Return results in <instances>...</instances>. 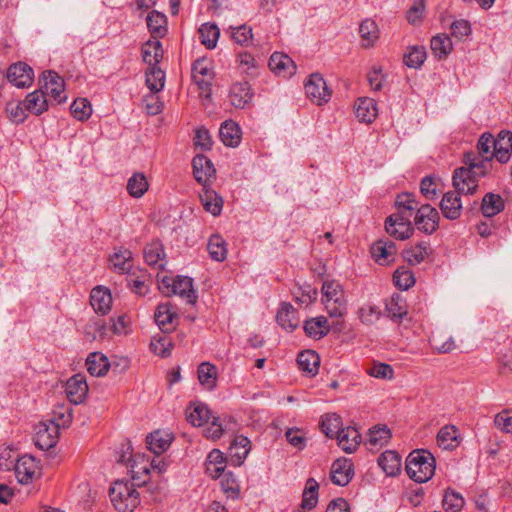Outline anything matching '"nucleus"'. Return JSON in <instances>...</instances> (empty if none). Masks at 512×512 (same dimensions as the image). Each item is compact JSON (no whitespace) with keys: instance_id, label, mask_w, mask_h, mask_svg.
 Masks as SVG:
<instances>
[{"instance_id":"1","label":"nucleus","mask_w":512,"mask_h":512,"mask_svg":"<svg viewBox=\"0 0 512 512\" xmlns=\"http://www.w3.org/2000/svg\"><path fill=\"white\" fill-rule=\"evenodd\" d=\"M436 468L434 456L427 450H414L406 459V472L417 483H425L432 478Z\"/></svg>"},{"instance_id":"2","label":"nucleus","mask_w":512,"mask_h":512,"mask_svg":"<svg viewBox=\"0 0 512 512\" xmlns=\"http://www.w3.org/2000/svg\"><path fill=\"white\" fill-rule=\"evenodd\" d=\"M109 496L118 512H133L140 503L139 493L134 484L124 480L113 482Z\"/></svg>"},{"instance_id":"3","label":"nucleus","mask_w":512,"mask_h":512,"mask_svg":"<svg viewBox=\"0 0 512 512\" xmlns=\"http://www.w3.org/2000/svg\"><path fill=\"white\" fill-rule=\"evenodd\" d=\"M322 301L327 313L332 318H341L346 313V297L344 290L337 281H324L322 285Z\"/></svg>"},{"instance_id":"4","label":"nucleus","mask_w":512,"mask_h":512,"mask_svg":"<svg viewBox=\"0 0 512 512\" xmlns=\"http://www.w3.org/2000/svg\"><path fill=\"white\" fill-rule=\"evenodd\" d=\"M159 289L167 296L178 295L191 305L196 304L198 300L197 292L193 288V279L188 276L176 278L164 276L160 281Z\"/></svg>"},{"instance_id":"5","label":"nucleus","mask_w":512,"mask_h":512,"mask_svg":"<svg viewBox=\"0 0 512 512\" xmlns=\"http://www.w3.org/2000/svg\"><path fill=\"white\" fill-rule=\"evenodd\" d=\"M440 216L436 208L430 204H422L415 212L416 228L427 235L433 234L439 227Z\"/></svg>"},{"instance_id":"6","label":"nucleus","mask_w":512,"mask_h":512,"mask_svg":"<svg viewBox=\"0 0 512 512\" xmlns=\"http://www.w3.org/2000/svg\"><path fill=\"white\" fill-rule=\"evenodd\" d=\"M59 430V424L53 420L40 422L35 428V445L41 450L54 447L58 441Z\"/></svg>"},{"instance_id":"7","label":"nucleus","mask_w":512,"mask_h":512,"mask_svg":"<svg viewBox=\"0 0 512 512\" xmlns=\"http://www.w3.org/2000/svg\"><path fill=\"white\" fill-rule=\"evenodd\" d=\"M305 92L307 97L317 105L327 103L331 98V90L319 73L310 75L309 80L305 83Z\"/></svg>"},{"instance_id":"8","label":"nucleus","mask_w":512,"mask_h":512,"mask_svg":"<svg viewBox=\"0 0 512 512\" xmlns=\"http://www.w3.org/2000/svg\"><path fill=\"white\" fill-rule=\"evenodd\" d=\"M385 229L388 234L399 240H406L413 235L414 227L411 218L403 213H394L385 221Z\"/></svg>"},{"instance_id":"9","label":"nucleus","mask_w":512,"mask_h":512,"mask_svg":"<svg viewBox=\"0 0 512 512\" xmlns=\"http://www.w3.org/2000/svg\"><path fill=\"white\" fill-rule=\"evenodd\" d=\"M479 177L471 169L457 168L453 173V187L458 194L472 195L478 188Z\"/></svg>"},{"instance_id":"10","label":"nucleus","mask_w":512,"mask_h":512,"mask_svg":"<svg viewBox=\"0 0 512 512\" xmlns=\"http://www.w3.org/2000/svg\"><path fill=\"white\" fill-rule=\"evenodd\" d=\"M43 81L41 85L42 90H45L46 95H50L57 103H63L66 101L64 94L65 83L64 79L54 71L43 72L42 77L39 80Z\"/></svg>"},{"instance_id":"11","label":"nucleus","mask_w":512,"mask_h":512,"mask_svg":"<svg viewBox=\"0 0 512 512\" xmlns=\"http://www.w3.org/2000/svg\"><path fill=\"white\" fill-rule=\"evenodd\" d=\"M33 78V69L26 63H14L8 68L7 79L18 88L30 86L33 82Z\"/></svg>"},{"instance_id":"12","label":"nucleus","mask_w":512,"mask_h":512,"mask_svg":"<svg viewBox=\"0 0 512 512\" xmlns=\"http://www.w3.org/2000/svg\"><path fill=\"white\" fill-rule=\"evenodd\" d=\"M65 392L71 403H82L88 393V385L86 383L85 377L81 374L72 376L66 382Z\"/></svg>"},{"instance_id":"13","label":"nucleus","mask_w":512,"mask_h":512,"mask_svg":"<svg viewBox=\"0 0 512 512\" xmlns=\"http://www.w3.org/2000/svg\"><path fill=\"white\" fill-rule=\"evenodd\" d=\"M13 469L18 482L28 484L38 469V463L31 455H23L17 458Z\"/></svg>"},{"instance_id":"14","label":"nucleus","mask_w":512,"mask_h":512,"mask_svg":"<svg viewBox=\"0 0 512 512\" xmlns=\"http://www.w3.org/2000/svg\"><path fill=\"white\" fill-rule=\"evenodd\" d=\"M269 68L275 74L284 78L290 77L296 73V64L286 54L274 52L269 59Z\"/></svg>"},{"instance_id":"15","label":"nucleus","mask_w":512,"mask_h":512,"mask_svg":"<svg viewBox=\"0 0 512 512\" xmlns=\"http://www.w3.org/2000/svg\"><path fill=\"white\" fill-rule=\"evenodd\" d=\"M460 195L456 191H448L443 195L439 206L445 218L456 220L461 216L462 202Z\"/></svg>"},{"instance_id":"16","label":"nucleus","mask_w":512,"mask_h":512,"mask_svg":"<svg viewBox=\"0 0 512 512\" xmlns=\"http://www.w3.org/2000/svg\"><path fill=\"white\" fill-rule=\"evenodd\" d=\"M354 475L353 464L348 459H337L331 467V481L335 485L346 486Z\"/></svg>"},{"instance_id":"17","label":"nucleus","mask_w":512,"mask_h":512,"mask_svg":"<svg viewBox=\"0 0 512 512\" xmlns=\"http://www.w3.org/2000/svg\"><path fill=\"white\" fill-rule=\"evenodd\" d=\"M251 449L250 440L243 435L236 436L229 447L230 463L233 466H240L248 456Z\"/></svg>"},{"instance_id":"18","label":"nucleus","mask_w":512,"mask_h":512,"mask_svg":"<svg viewBox=\"0 0 512 512\" xmlns=\"http://www.w3.org/2000/svg\"><path fill=\"white\" fill-rule=\"evenodd\" d=\"M494 155L500 163L509 161L512 151V132L502 130L494 142Z\"/></svg>"},{"instance_id":"19","label":"nucleus","mask_w":512,"mask_h":512,"mask_svg":"<svg viewBox=\"0 0 512 512\" xmlns=\"http://www.w3.org/2000/svg\"><path fill=\"white\" fill-rule=\"evenodd\" d=\"M192 166L195 179L204 186L215 174L213 163L204 155H196L193 158Z\"/></svg>"},{"instance_id":"20","label":"nucleus","mask_w":512,"mask_h":512,"mask_svg":"<svg viewBox=\"0 0 512 512\" xmlns=\"http://www.w3.org/2000/svg\"><path fill=\"white\" fill-rule=\"evenodd\" d=\"M90 303L95 312L102 315L107 314L111 309L112 296L108 289L101 286L92 289Z\"/></svg>"},{"instance_id":"21","label":"nucleus","mask_w":512,"mask_h":512,"mask_svg":"<svg viewBox=\"0 0 512 512\" xmlns=\"http://www.w3.org/2000/svg\"><path fill=\"white\" fill-rule=\"evenodd\" d=\"M229 98L231 104L235 108H245L252 99V92L249 83H235L230 89Z\"/></svg>"},{"instance_id":"22","label":"nucleus","mask_w":512,"mask_h":512,"mask_svg":"<svg viewBox=\"0 0 512 512\" xmlns=\"http://www.w3.org/2000/svg\"><path fill=\"white\" fill-rule=\"evenodd\" d=\"M23 106L28 110V112L37 116L47 111L48 101L44 90L40 88L29 93L23 101Z\"/></svg>"},{"instance_id":"23","label":"nucleus","mask_w":512,"mask_h":512,"mask_svg":"<svg viewBox=\"0 0 512 512\" xmlns=\"http://www.w3.org/2000/svg\"><path fill=\"white\" fill-rule=\"evenodd\" d=\"M336 438L339 447L346 453H353L361 441V435L354 427L342 428Z\"/></svg>"},{"instance_id":"24","label":"nucleus","mask_w":512,"mask_h":512,"mask_svg":"<svg viewBox=\"0 0 512 512\" xmlns=\"http://www.w3.org/2000/svg\"><path fill=\"white\" fill-rule=\"evenodd\" d=\"M227 459L223 453L218 449H213L207 456L205 461L206 473L216 479L225 472Z\"/></svg>"},{"instance_id":"25","label":"nucleus","mask_w":512,"mask_h":512,"mask_svg":"<svg viewBox=\"0 0 512 512\" xmlns=\"http://www.w3.org/2000/svg\"><path fill=\"white\" fill-rule=\"evenodd\" d=\"M177 318V313L173 310L171 303H163L157 306L155 312V322L163 332L173 330L174 319Z\"/></svg>"},{"instance_id":"26","label":"nucleus","mask_w":512,"mask_h":512,"mask_svg":"<svg viewBox=\"0 0 512 512\" xmlns=\"http://www.w3.org/2000/svg\"><path fill=\"white\" fill-rule=\"evenodd\" d=\"M219 137L225 146L237 147L241 140V129L236 122L226 120L220 127Z\"/></svg>"},{"instance_id":"27","label":"nucleus","mask_w":512,"mask_h":512,"mask_svg":"<svg viewBox=\"0 0 512 512\" xmlns=\"http://www.w3.org/2000/svg\"><path fill=\"white\" fill-rule=\"evenodd\" d=\"M276 320L282 328L290 332L294 331L299 324L296 310L290 303L286 302L281 304Z\"/></svg>"},{"instance_id":"28","label":"nucleus","mask_w":512,"mask_h":512,"mask_svg":"<svg viewBox=\"0 0 512 512\" xmlns=\"http://www.w3.org/2000/svg\"><path fill=\"white\" fill-rule=\"evenodd\" d=\"M143 61L149 67L158 66L163 58V48L159 40L150 39L142 46Z\"/></svg>"},{"instance_id":"29","label":"nucleus","mask_w":512,"mask_h":512,"mask_svg":"<svg viewBox=\"0 0 512 512\" xmlns=\"http://www.w3.org/2000/svg\"><path fill=\"white\" fill-rule=\"evenodd\" d=\"M147 26L151 37L154 40H159L167 33V18L163 13L158 11H151L146 18Z\"/></svg>"},{"instance_id":"30","label":"nucleus","mask_w":512,"mask_h":512,"mask_svg":"<svg viewBox=\"0 0 512 512\" xmlns=\"http://www.w3.org/2000/svg\"><path fill=\"white\" fill-rule=\"evenodd\" d=\"M172 437L169 433L154 431L146 437V444L150 451L156 455L164 453L171 445Z\"/></svg>"},{"instance_id":"31","label":"nucleus","mask_w":512,"mask_h":512,"mask_svg":"<svg viewBox=\"0 0 512 512\" xmlns=\"http://www.w3.org/2000/svg\"><path fill=\"white\" fill-rule=\"evenodd\" d=\"M303 328L306 335L314 339H321L330 331L328 320L324 316L306 320Z\"/></svg>"},{"instance_id":"32","label":"nucleus","mask_w":512,"mask_h":512,"mask_svg":"<svg viewBox=\"0 0 512 512\" xmlns=\"http://www.w3.org/2000/svg\"><path fill=\"white\" fill-rule=\"evenodd\" d=\"M86 366L88 372L92 376L101 377L108 372L110 368V363L108 358L104 354L99 352H93L88 355L86 359Z\"/></svg>"},{"instance_id":"33","label":"nucleus","mask_w":512,"mask_h":512,"mask_svg":"<svg viewBox=\"0 0 512 512\" xmlns=\"http://www.w3.org/2000/svg\"><path fill=\"white\" fill-rule=\"evenodd\" d=\"M355 115L360 122L371 123L377 116V107L374 99L359 98L355 106Z\"/></svg>"},{"instance_id":"34","label":"nucleus","mask_w":512,"mask_h":512,"mask_svg":"<svg viewBox=\"0 0 512 512\" xmlns=\"http://www.w3.org/2000/svg\"><path fill=\"white\" fill-rule=\"evenodd\" d=\"M378 464L387 476H396L401 469V457L395 451H385L378 458Z\"/></svg>"},{"instance_id":"35","label":"nucleus","mask_w":512,"mask_h":512,"mask_svg":"<svg viewBox=\"0 0 512 512\" xmlns=\"http://www.w3.org/2000/svg\"><path fill=\"white\" fill-rule=\"evenodd\" d=\"M186 417L193 426H203L209 422L212 415L207 405L195 403L187 408Z\"/></svg>"},{"instance_id":"36","label":"nucleus","mask_w":512,"mask_h":512,"mask_svg":"<svg viewBox=\"0 0 512 512\" xmlns=\"http://www.w3.org/2000/svg\"><path fill=\"white\" fill-rule=\"evenodd\" d=\"M200 200L204 209L211 213L213 216H217L221 213L223 207V199L216 191L207 189L205 186L200 193Z\"/></svg>"},{"instance_id":"37","label":"nucleus","mask_w":512,"mask_h":512,"mask_svg":"<svg viewBox=\"0 0 512 512\" xmlns=\"http://www.w3.org/2000/svg\"><path fill=\"white\" fill-rule=\"evenodd\" d=\"M144 259L146 263L158 269H164L165 267V253L162 245L158 242H154L145 246L144 251Z\"/></svg>"},{"instance_id":"38","label":"nucleus","mask_w":512,"mask_h":512,"mask_svg":"<svg viewBox=\"0 0 512 512\" xmlns=\"http://www.w3.org/2000/svg\"><path fill=\"white\" fill-rule=\"evenodd\" d=\"M504 200L499 194L487 193L481 202V212L485 217H493L504 210Z\"/></svg>"},{"instance_id":"39","label":"nucleus","mask_w":512,"mask_h":512,"mask_svg":"<svg viewBox=\"0 0 512 512\" xmlns=\"http://www.w3.org/2000/svg\"><path fill=\"white\" fill-rule=\"evenodd\" d=\"M110 262L119 273H129L132 267V252L123 247L115 248L110 256Z\"/></svg>"},{"instance_id":"40","label":"nucleus","mask_w":512,"mask_h":512,"mask_svg":"<svg viewBox=\"0 0 512 512\" xmlns=\"http://www.w3.org/2000/svg\"><path fill=\"white\" fill-rule=\"evenodd\" d=\"M297 364L303 372L316 375L320 364L319 355L312 350H306L298 354Z\"/></svg>"},{"instance_id":"41","label":"nucleus","mask_w":512,"mask_h":512,"mask_svg":"<svg viewBox=\"0 0 512 512\" xmlns=\"http://www.w3.org/2000/svg\"><path fill=\"white\" fill-rule=\"evenodd\" d=\"M395 205L397 208L396 213H403L404 216L410 218L412 217L413 212H416L420 207L416 196L409 192L399 194L396 198Z\"/></svg>"},{"instance_id":"42","label":"nucleus","mask_w":512,"mask_h":512,"mask_svg":"<svg viewBox=\"0 0 512 512\" xmlns=\"http://www.w3.org/2000/svg\"><path fill=\"white\" fill-rule=\"evenodd\" d=\"M149 183L141 172H135L127 182V192L133 198H141L148 190Z\"/></svg>"},{"instance_id":"43","label":"nucleus","mask_w":512,"mask_h":512,"mask_svg":"<svg viewBox=\"0 0 512 512\" xmlns=\"http://www.w3.org/2000/svg\"><path fill=\"white\" fill-rule=\"evenodd\" d=\"M430 251V244L426 241H422L411 248L405 249L402 254L409 264L417 265L425 259Z\"/></svg>"},{"instance_id":"44","label":"nucleus","mask_w":512,"mask_h":512,"mask_svg":"<svg viewBox=\"0 0 512 512\" xmlns=\"http://www.w3.org/2000/svg\"><path fill=\"white\" fill-rule=\"evenodd\" d=\"M319 484L314 478H308L302 495L301 508L310 511L318 503Z\"/></svg>"},{"instance_id":"45","label":"nucleus","mask_w":512,"mask_h":512,"mask_svg":"<svg viewBox=\"0 0 512 512\" xmlns=\"http://www.w3.org/2000/svg\"><path fill=\"white\" fill-rule=\"evenodd\" d=\"M431 50L438 59H445L452 51L453 45L446 34L436 35L431 39Z\"/></svg>"},{"instance_id":"46","label":"nucleus","mask_w":512,"mask_h":512,"mask_svg":"<svg viewBox=\"0 0 512 512\" xmlns=\"http://www.w3.org/2000/svg\"><path fill=\"white\" fill-rule=\"evenodd\" d=\"M321 431L329 438L336 437L341 431L342 419L336 413H329L322 417L320 423Z\"/></svg>"},{"instance_id":"47","label":"nucleus","mask_w":512,"mask_h":512,"mask_svg":"<svg viewBox=\"0 0 512 512\" xmlns=\"http://www.w3.org/2000/svg\"><path fill=\"white\" fill-rule=\"evenodd\" d=\"M148 274L144 270H137L129 273L126 277L128 287L137 295H145L148 292L146 279Z\"/></svg>"},{"instance_id":"48","label":"nucleus","mask_w":512,"mask_h":512,"mask_svg":"<svg viewBox=\"0 0 512 512\" xmlns=\"http://www.w3.org/2000/svg\"><path fill=\"white\" fill-rule=\"evenodd\" d=\"M437 443L445 450H450L458 446V431L455 426H444L437 434Z\"/></svg>"},{"instance_id":"49","label":"nucleus","mask_w":512,"mask_h":512,"mask_svg":"<svg viewBox=\"0 0 512 512\" xmlns=\"http://www.w3.org/2000/svg\"><path fill=\"white\" fill-rule=\"evenodd\" d=\"M165 73L158 66L149 67L146 71V85L153 93L164 88Z\"/></svg>"},{"instance_id":"50","label":"nucleus","mask_w":512,"mask_h":512,"mask_svg":"<svg viewBox=\"0 0 512 512\" xmlns=\"http://www.w3.org/2000/svg\"><path fill=\"white\" fill-rule=\"evenodd\" d=\"M199 34L201 43L208 49L216 47L218 38L220 36V30L215 24L205 23L199 28Z\"/></svg>"},{"instance_id":"51","label":"nucleus","mask_w":512,"mask_h":512,"mask_svg":"<svg viewBox=\"0 0 512 512\" xmlns=\"http://www.w3.org/2000/svg\"><path fill=\"white\" fill-rule=\"evenodd\" d=\"M387 315L394 321H400L407 314L405 301L399 296H392L386 304Z\"/></svg>"},{"instance_id":"52","label":"nucleus","mask_w":512,"mask_h":512,"mask_svg":"<svg viewBox=\"0 0 512 512\" xmlns=\"http://www.w3.org/2000/svg\"><path fill=\"white\" fill-rule=\"evenodd\" d=\"M207 250L210 257L215 261L221 262L226 258V243L219 235H213L210 237Z\"/></svg>"},{"instance_id":"53","label":"nucleus","mask_w":512,"mask_h":512,"mask_svg":"<svg viewBox=\"0 0 512 512\" xmlns=\"http://www.w3.org/2000/svg\"><path fill=\"white\" fill-rule=\"evenodd\" d=\"M359 33L365 47L373 45L379 36L376 23L370 19H366L360 24Z\"/></svg>"},{"instance_id":"54","label":"nucleus","mask_w":512,"mask_h":512,"mask_svg":"<svg viewBox=\"0 0 512 512\" xmlns=\"http://www.w3.org/2000/svg\"><path fill=\"white\" fill-rule=\"evenodd\" d=\"M464 162L467 165V167L462 168L471 169L475 171L478 176H485L491 167V164H489V161H487V159H479V157L473 152L465 154Z\"/></svg>"},{"instance_id":"55","label":"nucleus","mask_w":512,"mask_h":512,"mask_svg":"<svg viewBox=\"0 0 512 512\" xmlns=\"http://www.w3.org/2000/svg\"><path fill=\"white\" fill-rule=\"evenodd\" d=\"M198 379L206 388H214L216 383V367L208 362L201 363L198 367Z\"/></svg>"},{"instance_id":"56","label":"nucleus","mask_w":512,"mask_h":512,"mask_svg":"<svg viewBox=\"0 0 512 512\" xmlns=\"http://www.w3.org/2000/svg\"><path fill=\"white\" fill-rule=\"evenodd\" d=\"M426 59V50L423 46H412L404 55V63L409 68L418 69Z\"/></svg>"},{"instance_id":"57","label":"nucleus","mask_w":512,"mask_h":512,"mask_svg":"<svg viewBox=\"0 0 512 512\" xmlns=\"http://www.w3.org/2000/svg\"><path fill=\"white\" fill-rule=\"evenodd\" d=\"M465 504L463 496L451 489H447L443 498V508L447 512H459Z\"/></svg>"},{"instance_id":"58","label":"nucleus","mask_w":512,"mask_h":512,"mask_svg":"<svg viewBox=\"0 0 512 512\" xmlns=\"http://www.w3.org/2000/svg\"><path fill=\"white\" fill-rule=\"evenodd\" d=\"M494 142L495 138L493 137L492 134L484 133L481 135L477 143L479 156L482 159H487V161H489V164H491V160L494 155V149L491 150V148H494Z\"/></svg>"},{"instance_id":"59","label":"nucleus","mask_w":512,"mask_h":512,"mask_svg":"<svg viewBox=\"0 0 512 512\" xmlns=\"http://www.w3.org/2000/svg\"><path fill=\"white\" fill-rule=\"evenodd\" d=\"M390 438L391 431L387 426H375L369 431L368 442L372 446H383Z\"/></svg>"},{"instance_id":"60","label":"nucleus","mask_w":512,"mask_h":512,"mask_svg":"<svg viewBox=\"0 0 512 512\" xmlns=\"http://www.w3.org/2000/svg\"><path fill=\"white\" fill-rule=\"evenodd\" d=\"M74 118L80 121L87 120L92 113L90 102L86 98L76 99L70 106Z\"/></svg>"},{"instance_id":"61","label":"nucleus","mask_w":512,"mask_h":512,"mask_svg":"<svg viewBox=\"0 0 512 512\" xmlns=\"http://www.w3.org/2000/svg\"><path fill=\"white\" fill-rule=\"evenodd\" d=\"M395 285L401 290H408L415 284V277L412 271L398 268L393 275Z\"/></svg>"},{"instance_id":"62","label":"nucleus","mask_w":512,"mask_h":512,"mask_svg":"<svg viewBox=\"0 0 512 512\" xmlns=\"http://www.w3.org/2000/svg\"><path fill=\"white\" fill-rule=\"evenodd\" d=\"M211 422H208L207 427L204 428L203 434L207 439L217 440L219 439L226 430V426L223 421L216 416H212Z\"/></svg>"},{"instance_id":"63","label":"nucleus","mask_w":512,"mask_h":512,"mask_svg":"<svg viewBox=\"0 0 512 512\" xmlns=\"http://www.w3.org/2000/svg\"><path fill=\"white\" fill-rule=\"evenodd\" d=\"M239 65L248 76H257L258 61L250 53L244 52L239 54Z\"/></svg>"},{"instance_id":"64","label":"nucleus","mask_w":512,"mask_h":512,"mask_svg":"<svg viewBox=\"0 0 512 512\" xmlns=\"http://www.w3.org/2000/svg\"><path fill=\"white\" fill-rule=\"evenodd\" d=\"M221 476V487L223 491L231 497H237L240 492V486L234 474L228 471L223 472Z\"/></svg>"}]
</instances>
